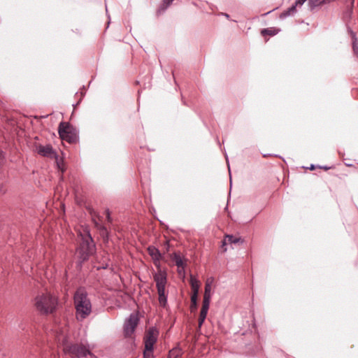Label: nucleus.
<instances>
[{
    "label": "nucleus",
    "mask_w": 358,
    "mask_h": 358,
    "mask_svg": "<svg viewBox=\"0 0 358 358\" xmlns=\"http://www.w3.org/2000/svg\"><path fill=\"white\" fill-rule=\"evenodd\" d=\"M280 31V29H278V28H275V27H268V28H265V29H262L261 30V34L263 36H275L277 34H278V32Z\"/></svg>",
    "instance_id": "nucleus-17"
},
{
    "label": "nucleus",
    "mask_w": 358,
    "mask_h": 358,
    "mask_svg": "<svg viewBox=\"0 0 358 358\" xmlns=\"http://www.w3.org/2000/svg\"><path fill=\"white\" fill-rule=\"evenodd\" d=\"M319 167H320V169H322L326 170V171H327V170H329V169H330V167H329V166H320Z\"/></svg>",
    "instance_id": "nucleus-29"
},
{
    "label": "nucleus",
    "mask_w": 358,
    "mask_h": 358,
    "mask_svg": "<svg viewBox=\"0 0 358 358\" xmlns=\"http://www.w3.org/2000/svg\"><path fill=\"white\" fill-rule=\"evenodd\" d=\"M89 212H90V214L92 217L93 222L94 223L95 226L97 228H99V229L100 230L102 236H106V238H108V231L106 227L104 226V225L99 224V223L95 219V218L100 219L99 215L97 213H96L93 209H90Z\"/></svg>",
    "instance_id": "nucleus-10"
},
{
    "label": "nucleus",
    "mask_w": 358,
    "mask_h": 358,
    "mask_svg": "<svg viewBox=\"0 0 358 358\" xmlns=\"http://www.w3.org/2000/svg\"><path fill=\"white\" fill-rule=\"evenodd\" d=\"M173 1V0H163L157 10V15L164 13Z\"/></svg>",
    "instance_id": "nucleus-16"
},
{
    "label": "nucleus",
    "mask_w": 358,
    "mask_h": 358,
    "mask_svg": "<svg viewBox=\"0 0 358 358\" xmlns=\"http://www.w3.org/2000/svg\"><path fill=\"white\" fill-rule=\"evenodd\" d=\"M74 303L78 320H83L90 315L92 312V304L85 290L80 289L76 292L74 295Z\"/></svg>",
    "instance_id": "nucleus-2"
},
{
    "label": "nucleus",
    "mask_w": 358,
    "mask_h": 358,
    "mask_svg": "<svg viewBox=\"0 0 358 358\" xmlns=\"http://www.w3.org/2000/svg\"><path fill=\"white\" fill-rule=\"evenodd\" d=\"M310 170H314L315 169V166L314 164H311L310 168H309Z\"/></svg>",
    "instance_id": "nucleus-31"
},
{
    "label": "nucleus",
    "mask_w": 358,
    "mask_h": 358,
    "mask_svg": "<svg viewBox=\"0 0 358 358\" xmlns=\"http://www.w3.org/2000/svg\"><path fill=\"white\" fill-rule=\"evenodd\" d=\"M159 334V331L157 327H151L148 329L144 337V345L146 350H154V346L157 341Z\"/></svg>",
    "instance_id": "nucleus-7"
},
{
    "label": "nucleus",
    "mask_w": 358,
    "mask_h": 358,
    "mask_svg": "<svg viewBox=\"0 0 358 358\" xmlns=\"http://www.w3.org/2000/svg\"><path fill=\"white\" fill-rule=\"evenodd\" d=\"M347 29H348V34L350 35V36L352 38V49H353L354 53L356 55H358V40L357 38L356 33L355 31H353L349 27H348Z\"/></svg>",
    "instance_id": "nucleus-14"
},
{
    "label": "nucleus",
    "mask_w": 358,
    "mask_h": 358,
    "mask_svg": "<svg viewBox=\"0 0 358 358\" xmlns=\"http://www.w3.org/2000/svg\"><path fill=\"white\" fill-rule=\"evenodd\" d=\"M173 260L174 261L176 265L177 266V267L178 268V273L180 274H181L182 273H185V264L183 259L180 256V255H178V254H177L176 252L173 253Z\"/></svg>",
    "instance_id": "nucleus-12"
},
{
    "label": "nucleus",
    "mask_w": 358,
    "mask_h": 358,
    "mask_svg": "<svg viewBox=\"0 0 358 358\" xmlns=\"http://www.w3.org/2000/svg\"><path fill=\"white\" fill-rule=\"evenodd\" d=\"M307 0H296L294 4L297 6L303 5Z\"/></svg>",
    "instance_id": "nucleus-26"
},
{
    "label": "nucleus",
    "mask_w": 358,
    "mask_h": 358,
    "mask_svg": "<svg viewBox=\"0 0 358 358\" xmlns=\"http://www.w3.org/2000/svg\"><path fill=\"white\" fill-rule=\"evenodd\" d=\"M191 306L190 308L192 311H194L197 309L198 306V296L191 295Z\"/></svg>",
    "instance_id": "nucleus-22"
},
{
    "label": "nucleus",
    "mask_w": 358,
    "mask_h": 358,
    "mask_svg": "<svg viewBox=\"0 0 358 358\" xmlns=\"http://www.w3.org/2000/svg\"><path fill=\"white\" fill-rule=\"evenodd\" d=\"M143 358H154L153 351H148L145 348L143 351Z\"/></svg>",
    "instance_id": "nucleus-23"
},
{
    "label": "nucleus",
    "mask_w": 358,
    "mask_h": 358,
    "mask_svg": "<svg viewBox=\"0 0 358 358\" xmlns=\"http://www.w3.org/2000/svg\"><path fill=\"white\" fill-rule=\"evenodd\" d=\"M189 283H190L191 289H192V294L191 295L199 296V288H200V284H199V280L194 276L191 275Z\"/></svg>",
    "instance_id": "nucleus-13"
},
{
    "label": "nucleus",
    "mask_w": 358,
    "mask_h": 358,
    "mask_svg": "<svg viewBox=\"0 0 358 358\" xmlns=\"http://www.w3.org/2000/svg\"><path fill=\"white\" fill-rule=\"evenodd\" d=\"M105 213H106V220H107L108 222L112 223L113 219H112V217L110 216V212L109 209L107 208L106 210Z\"/></svg>",
    "instance_id": "nucleus-24"
},
{
    "label": "nucleus",
    "mask_w": 358,
    "mask_h": 358,
    "mask_svg": "<svg viewBox=\"0 0 358 358\" xmlns=\"http://www.w3.org/2000/svg\"><path fill=\"white\" fill-rule=\"evenodd\" d=\"M96 252V245L91 236L90 230L85 228L83 232L79 234V245L76 248L78 266H82L83 264L87 261L90 256Z\"/></svg>",
    "instance_id": "nucleus-1"
},
{
    "label": "nucleus",
    "mask_w": 358,
    "mask_h": 358,
    "mask_svg": "<svg viewBox=\"0 0 358 358\" xmlns=\"http://www.w3.org/2000/svg\"><path fill=\"white\" fill-rule=\"evenodd\" d=\"M85 92H81V96L83 97L85 96Z\"/></svg>",
    "instance_id": "nucleus-32"
},
{
    "label": "nucleus",
    "mask_w": 358,
    "mask_h": 358,
    "mask_svg": "<svg viewBox=\"0 0 358 358\" xmlns=\"http://www.w3.org/2000/svg\"><path fill=\"white\" fill-rule=\"evenodd\" d=\"M138 322L139 319L137 315L134 314L130 315L124 325V332L125 336H129L134 332Z\"/></svg>",
    "instance_id": "nucleus-8"
},
{
    "label": "nucleus",
    "mask_w": 358,
    "mask_h": 358,
    "mask_svg": "<svg viewBox=\"0 0 358 358\" xmlns=\"http://www.w3.org/2000/svg\"><path fill=\"white\" fill-rule=\"evenodd\" d=\"M3 192V187L2 184H0V193Z\"/></svg>",
    "instance_id": "nucleus-30"
},
{
    "label": "nucleus",
    "mask_w": 358,
    "mask_h": 358,
    "mask_svg": "<svg viewBox=\"0 0 358 358\" xmlns=\"http://www.w3.org/2000/svg\"><path fill=\"white\" fill-rule=\"evenodd\" d=\"M209 306H210V302H208L207 300L206 301H203L202 307H201V310L200 311L199 315H203V316L206 317L207 314H208V309H209Z\"/></svg>",
    "instance_id": "nucleus-21"
},
{
    "label": "nucleus",
    "mask_w": 358,
    "mask_h": 358,
    "mask_svg": "<svg viewBox=\"0 0 358 358\" xmlns=\"http://www.w3.org/2000/svg\"><path fill=\"white\" fill-rule=\"evenodd\" d=\"M79 104V102L76 103V105H73L74 107L77 106Z\"/></svg>",
    "instance_id": "nucleus-34"
},
{
    "label": "nucleus",
    "mask_w": 358,
    "mask_h": 358,
    "mask_svg": "<svg viewBox=\"0 0 358 358\" xmlns=\"http://www.w3.org/2000/svg\"><path fill=\"white\" fill-rule=\"evenodd\" d=\"M59 137L71 144L76 143L78 141V131L69 122H61L58 127Z\"/></svg>",
    "instance_id": "nucleus-4"
},
{
    "label": "nucleus",
    "mask_w": 358,
    "mask_h": 358,
    "mask_svg": "<svg viewBox=\"0 0 358 358\" xmlns=\"http://www.w3.org/2000/svg\"><path fill=\"white\" fill-rule=\"evenodd\" d=\"M38 153L43 157H55L57 156L51 145H40L38 148Z\"/></svg>",
    "instance_id": "nucleus-11"
},
{
    "label": "nucleus",
    "mask_w": 358,
    "mask_h": 358,
    "mask_svg": "<svg viewBox=\"0 0 358 358\" xmlns=\"http://www.w3.org/2000/svg\"><path fill=\"white\" fill-rule=\"evenodd\" d=\"M58 166H59V169H61L62 172H64V170L63 169H62V168L59 166V164H58Z\"/></svg>",
    "instance_id": "nucleus-33"
},
{
    "label": "nucleus",
    "mask_w": 358,
    "mask_h": 358,
    "mask_svg": "<svg viewBox=\"0 0 358 358\" xmlns=\"http://www.w3.org/2000/svg\"><path fill=\"white\" fill-rule=\"evenodd\" d=\"M65 352L76 358H83L91 355L90 350L85 345L77 343L66 346Z\"/></svg>",
    "instance_id": "nucleus-6"
},
{
    "label": "nucleus",
    "mask_w": 358,
    "mask_h": 358,
    "mask_svg": "<svg viewBox=\"0 0 358 358\" xmlns=\"http://www.w3.org/2000/svg\"><path fill=\"white\" fill-rule=\"evenodd\" d=\"M83 89L85 91V90H86V89H85V86H83Z\"/></svg>",
    "instance_id": "nucleus-35"
},
{
    "label": "nucleus",
    "mask_w": 358,
    "mask_h": 358,
    "mask_svg": "<svg viewBox=\"0 0 358 358\" xmlns=\"http://www.w3.org/2000/svg\"><path fill=\"white\" fill-rule=\"evenodd\" d=\"M210 292H211V285L208 281H207L205 285V291H204L203 301H206L207 300L208 302L210 303V299H211Z\"/></svg>",
    "instance_id": "nucleus-20"
},
{
    "label": "nucleus",
    "mask_w": 358,
    "mask_h": 358,
    "mask_svg": "<svg viewBox=\"0 0 358 358\" xmlns=\"http://www.w3.org/2000/svg\"><path fill=\"white\" fill-rule=\"evenodd\" d=\"M34 305L36 310L43 315H48L55 311L57 299L50 294H41L35 297Z\"/></svg>",
    "instance_id": "nucleus-3"
},
{
    "label": "nucleus",
    "mask_w": 358,
    "mask_h": 358,
    "mask_svg": "<svg viewBox=\"0 0 358 358\" xmlns=\"http://www.w3.org/2000/svg\"><path fill=\"white\" fill-rule=\"evenodd\" d=\"M296 11V6L294 3L291 7L288 8L287 10H284L280 15V19H285L292 15H293Z\"/></svg>",
    "instance_id": "nucleus-18"
},
{
    "label": "nucleus",
    "mask_w": 358,
    "mask_h": 358,
    "mask_svg": "<svg viewBox=\"0 0 358 358\" xmlns=\"http://www.w3.org/2000/svg\"><path fill=\"white\" fill-rule=\"evenodd\" d=\"M226 160H227V165H228V169H229V175L231 176V169H230V166H229V159H228V157H227V155H226ZM230 185H231V177L230 176Z\"/></svg>",
    "instance_id": "nucleus-27"
},
{
    "label": "nucleus",
    "mask_w": 358,
    "mask_h": 358,
    "mask_svg": "<svg viewBox=\"0 0 358 358\" xmlns=\"http://www.w3.org/2000/svg\"><path fill=\"white\" fill-rule=\"evenodd\" d=\"M227 241H228L229 243H234V244L243 242L241 238L235 237L233 235H227L226 236L225 239L222 243L223 246H224L227 244Z\"/></svg>",
    "instance_id": "nucleus-19"
},
{
    "label": "nucleus",
    "mask_w": 358,
    "mask_h": 358,
    "mask_svg": "<svg viewBox=\"0 0 358 358\" xmlns=\"http://www.w3.org/2000/svg\"><path fill=\"white\" fill-rule=\"evenodd\" d=\"M147 250L149 255L152 257L155 265L157 267H159V262L162 258V255L159 250L153 245H150L148 246Z\"/></svg>",
    "instance_id": "nucleus-9"
},
{
    "label": "nucleus",
    "mask_w": 358,
    "mask_h": 358,
    "mask_svg": "<svg viewBox=\"0 0 358 358\" xmlns=\"http://www.w3.org/2000/svg\"><path fill=\"white\" fill-rule=\"evenodd\" d=\"M329 1V0H308V6L310 10L313 11L315 8Z\"/></svg>",
    "instance_id": "nucleus-15"
},
{
    "label": "nucleus",
    "mask_w": 358,
    "mask_h": 358,
    "mask_svg": "<svg viewBox=\"0 0 358 358\" xmlns=\"http://www.w3.org/2000/svg\"><path fill=\"white\" fill-rule=\"evenodd\" d=\"M154 280L156 282L159 303L162 307L165 308L167 305V294L165 292V286L167 282L166 273L163 272L155 273Z\"/></svg>",
    "instance_id": "nucleus-5"
},
{
    "label": "nucleus",
    "mask_w": 358,
    "mask_h": 358,
    "mask_svg": "<svg viewBox=\"0 0 358 358\" xmlns=\"http://www.w3.org/2000/svg\"><path fill=\"white\" fill-rule=\"evenodd\" d=\"M219 15L224 16V17H226L227 19H229L230 18V15L229 14L226 13H220Z\"/></svg>",
    "instance_id": "nucleus-28"
},
{
    "label": "nucleus",
    "mask_w": 358,
    "mask_h": 358,
    "mask_svg": "<svg viewBox=\"0 0 358 358\" xmlns=\"http://www.w3.org/2000/svg\"><path fill=\"white\" fill-rule=\"evenodd\" d=\"M175 358H177V357H175Z\"/></svg>",
    "instance_id": "nucleus-36"
},
{
    "label": "nucleus",
    "mask_w": 358,
    "mask_h": 358,
    "mask_svg": "<svg viewBox=\"0 0 358 358\" xmlns=\"http://www.w3.org/2000/svg\"><path fill=\"white\" fill-rule=\"evenodd\" d=\"M206 316H203V315H199V321H198V323H199V328L201 329V327H202L205 320H206Z\"/></svg>",
    "instance_id": "nucleus-25"
}]
</instances>
